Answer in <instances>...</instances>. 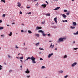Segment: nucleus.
I'll return each instance as SVG.
<instances>
[{
    "label": "nucleus",
    "instance_id": "nucleus-1",
    "mask_svg": "<svg viewBox=\"0 0 78 78\" xmlns=\"http://www.w3.org/2000/svg\"><path fill=\"white\" fill-rule=\"evenodd\" d=\"M64 39H66V38H60L58 40V42H59V41L60 42H62L64 41Z\"/></svg>",
    "mask_w": 78,
    "mask_h": 78
},
{
    "label": "nucleus",
    "instance_id": "nucleus-2",
    "mask_svg": "<svg viewBox=\"0 0 78 78\" xmlns=\"http://www.w3.org/2000/svg\"><path fill=\"white\" fill-rule=\"evenodd\" d=\"M31 59L32 61V62L34 63V64H35V63H36V61H35V59H36V58L33 57V56L31 57Z\"/></svg>",
    "mask_w": 78,
    "mask_h": 78
},
{
    "label": "nucleus",
    "instance_id": "nucleus-3",
    "mask_svg": "<svg viewBox=\"0 0 78 78\" xmlns=\"http://www.w3.org/2000/svg\"><path fill=\"white\" fill-rule=\"evenodd\" d=\"M76 64H77V63H76V62H75L72 65V67H74V66H76Z\"/></svg>",
    "mask_w": 78,
    "mask_h": 78
},
{
    "label": "nucleus",
    "instance_id": "nucleus-4",
    "mask_svg": "<svg viewBox=\"0 0 78 78\" xmlns=\"http://www.w3.org/2000/svg\"><path fill=\"white\" fill-rule=\"evenodd\" d=\"M76 22H73V26H76Z\"/></svg>",
    "mask_w": 78,
    "mask_h": 78
},
{
    "label": "nucleus",
    "instance_id": "nucleus-5",
    "mask_svg": "<svg viewBox=\"0 0 78 78\" xmlns=\"http://www.w3.org/2000/svg\"><path fill=\"white\" fill-rule=\"evenodd\" d=\"M17 4V6H18V7H20L21 6V4L19 2H18Z\"/></svg>",
    "mask_w": 78,
    "mask_h": 78
},
{
    "label": "nucleus",
    "instance_id": "nucleus-6",
    "mask_svg": "<svg viewBox=\"0 0 78 78\" xmlns=\"http://www.w3.org/2000/svg\"><path fill=\"white\" fill-rule=\"evenodd\" d=\"M53 45V43H52L51 44V45L50 47V48L51 47V48H53L54 47V44H53V45Z\"/></svg>",
    "mask_w": 78,
    "mask_h": 78
},
{
    "label": "nucleus",
    "instance_id": "nucleus-7",
    "mask_svg": "<svg viewBox=\"0 0 78 78\" xmlns=\"http://www.w3.org/2000/svg\"><path fill=\"white\" fill-rule=\"evenodd\" d=\"M25 73H29L30 71L28 69H27V71H25Z\"/></svg>",
    "mask_w": 78,
    "mask_h": 78
},
{
    "label": "nucleus",
    "instance_id": "nucleus-8",
    "mask_svg": "<svg viewBox=\"0 0 78 78\" xmlns=\"http://www.w3.org/2000/svg\"><path fill=\"white\" fill-rule=\"evenodd\" d=\"M53 55V53H51V54H49V55H48V58H50V57H51V56H52V55Z\"/></svg>",
    "mask_w": 78,
    "mask_h": 78
},
{
    "label": "nucleus",
    "instance_id": "nucleus-9",
    "mask_svg": "<svg viewBox=\"0 0 78 78\" xmlns=\"http://www.w3.org/2000/svg\"><path fill=\"white\" fill-rule=\"evenodd\" d=\"M62 17L64 18H66L67 17V15H66L64 14L62 15Z\"/></svg>",
    "mask_w": 78,
    "mask_h": 78
},
{
    "label": "nucleus",
    "instance_id": "nucleus-10",
    "mask_svg": "<svg viewBox=\"0 0 78 78\" xmlns=\"http://www.w3.org/2000/svg\"><path fill=\"white\" fill-rule=\"evenodd\" d=\"M42 28V27H37L36 28V29L37 30H40V29H41Z\"/></svg>",
    "mask_w": 78,
    "mask_h": 78
},
{
    "label": "nucleus",
    "instance_id": "nucleus-11",
    "mask_svg": "<svg viewBox=\"0 0 78 78\" xmlns=\"http://www.w3.org/2000/svg\"><path fill=\"white\" fill-rule=\"evenodd\" d=\"M57 17H55L54 19V20L55 21V23H57Z\"/></svg>",
    "mask_w": 78,
    "mask_h": 78
},
{
    "label": "nucleus",
    "instance_id": "nucleus-12",
    "mask_svg": "<svg viewBox=\"0 0 78 78\" xmlns=\"http://www.w3.org/2000/svg\"><path fill=\"white\" fill-rule=\"evenodd\" d=\"M59 8H60V7H57L55 9H53V10H55V11H56V10H58V9H59Z\"/></svg>",
    "mask_w": 78,
    "mask_h": 78
},
{
    "label": "nucleus",
    "instance_id": "nucleus-13",
    "mask_svg": "<svg viewBox=\"0 0 78 78\" xmlns=\"http://www.w3.org/2000/svg\"><path fill=\"white\" fill-rule=\"evenodd\" d=\"M41 6H43V7H44L43 8H45V7L47 6V5L45 4H43L41 5Z\"/></svg>",
    "mask_w": 78,
    "mask_h": 78
},
{
    "label": "nucleus",
    "instance_id": "nucleus-14",
    "mask_svg": "<svg viewBox=\"0 0 78 78\" xmlns=\"http://www.w3.org/2000/svg\"><path fill=\"white\" fill-rule=\"evenodd\" d=\"M31 59V57L30 58V57H28L26 60H25V61H28V59Z\"/></svg>",
    "mask_w": 78,
    "mask_h": 78
},
{
    "label": "nucleus",
    "instance_id": "nucleus-15",
    "mask_svg": "<svg viewBox=\"0 0 78 78\" xmlns=\"http://www.w3.org/2000/svg\"><path fill=\"white\" fill-rule=\"evenodd\" d=\"M38 32L39 33H42V34L43 33H44V31H43L42 30H40L38 31Z\"/></svg>",
    "mask_w": 78,
    "mask_h": 78
},
{
    "label": "nucleus",
    "instance_id": "nucleus-16",
    "mask_svg": "<svg viewBox=\"0 0 78 78\" xmlns=\"http://www.w3.org/2000/svg\"><path fill=\"white\" fill-rule=\"evenodd\" d=\"M9 36H12V32H11L10 33V34H9Z\"/></svg>",
    "mask_w": 78,
    "mask_h": 78
},
{
    "label": "nucleus",
    "instance_id": "nucleus-17",
    "mask_svg": "<svg viewBox=\"0 0 78 78\" xmlns=\"http://www.w3.org/2000/svg\"><path fill=\"white\" fill-rule=\"evenodd\" d=\"M39 44H40V43L39 42L37 43V44H35V45H36V46H38V45H39Z\"/></svg>",
    "mask_w": 78,
    "mask_h": 78
},
{
    "label": "nucleus",
    "instance_id": "nucleus-18",
    "mask_svg": "<svg viewBox=\"0 0 78 78\" xmlns=\"http://www.w3.org/2000/svg\"><path fill=\"white\" fill-rule=\"evenodd\" d=\"M70 28H71V29H74V28H75V27H72V26H71L70 27Z\"/></svg>",
    "mask_w": 78,
    "mask_h": 78
},
{
    "label": "nucleus",
    "instance_id": "nucleus-19",
    "mask_svg": "<svg viewBox=\"0 0 78 78\" xmlns=\"http://www.w3.org/2000/svg\"><path fill=\"white\" fill-rule=\"evenodd\" d=\"M75 35H76L77 34H78V31H77L76 33H73Z\"/></svg>",
    "mask_w": 78,
    "mask_h": 78
},
{
    "label": "nucleus",
    "instance_id": "nucleus-20",
    "mask_svg": "<svg viewBox=\"0 0 78 78\" xmlns=\"http://www.w3.org/2000/svg\"><path fill=\"white\" fill-rule=\"evenodd\" d=\"M46 16H50V14L49 13H48L46 14Z\"/></svg>",
    "mask_w": 78,
    "mask_h": 78
},
{
    "label": "nucleus",
    "instance_id": "nucleus-21",
    "mask_svg": "<svg viewBox=\"0 0 78 78\" xmlns=\"http://www.w3.org/2000/svg\"><path fill=\"white\" fill-rule=\"evenodd\" d=\"M28 32L30 34L31 33H32V32H31V30H28Z\"/></svg>",
    "mask_w": 78,
    "mask_h": 78
},
{
    "label": "nucleus",
    "instance_id": "nucleus-22",
    "mask_svg": "<svg viewBox=\"0 0 78 78\" xmlns=\"http://www.w3.org/2000/svg\"><path fill=\"white\" fill-rule=\"evenodd\" d=\"M64 58H67V55H65L63 57Z\"/></svg>",
    "mask_w": 78,
    "mask_h": 78
},
{
    "label": "nucleus",
    "instance_id": "nucleus-23",
    "mask_svg": "<svg viewBox=\"0 0 78 78\" xmlns=\"http://www.w3.org/2000/svg\"><path fill=\"white\" fill-rule=\"evenodd\" d=\"M35 35L37 37H39V34H36Z\"/></svg>",
    "mask_w": 78,
    "mask_h": 78
},
{
    "label": "nucleus",
    "instance_id": "nucleus-24",
    "mask_svg": "<svg viewBox=\"0 0 78 78\" xmlns=\"http://www.w3.org/2000/svg\"><path fill=\"white\" fill-rule=\"evenodd\" d=\"M59 72L60 73H63V71L61 70L59 71Z\"/></svg>",
    "mask_w": 78,
    "mask_h": 78
},
{
    "label": "nucleus",
    "instance_id": "nucleus-25",
    "mask_svg": "<svg viewBox=\"0 0 78 78\" xmlns=\"http://www.w3.org/2000/svg\"><path fill=\"white\" fill-rule=\"evenodd\" d=\"M42 34L43 36H46V35H47V34H45L44 33V32Z\"/></svg>",
    "mask_w": 78,
    "mask_h": 78
},
{
    "label": "nucleus",
    "instance_id": "nucleus-26",
    "mask_svg": "<svg viewBox=\"0 0 78 78\" xmlns=\"http://www.w3.org/2000/svg\"><path fill=\"white\" fill-rule=\"evenodd\" d=\"M1 2H3L4 3H6V2L5 1V0H1Z\"/></svg>",
    "mask_w": 78,
    "mask_h": 78
},
{
    "label": "nucleus",
    "instance_id": "nucleus-27",
    "mask_svg": "<svg viewBox=\"0 0 78 78\" xmlns=\"http://www.w3.org/2000/svg\"><path fill=\"white\" fill-rule=\"evenodd\" d=\"M62 22H68V21H67V20H63L62 21Z\"/></svg>",
    "mask_w": 78,
    "mask_h": 78
},
{
    "label": "nucleus",
    "instance_id": "nucleus-28",
    "mask_svg": "<svg viewBox=\"0 0 78 78\" xmlns=\"http://www.w3.org/2000/svg\"><path fill=\"white\" fill-rule=\"evenodd\" d=\"M23 56L22 57H20V59H23Z\"/></svg>",
    "mask_w": 78,
    "mask_h": 78
},
{
    "label": "nucleus",
    "instance_id": "nucleus-29",
    "mask_svg": "<svg viewBox=\"0 0 78 78\" xmlns=\"http://www.w3.org/2000/svg\"><path fill=\"white\" fill-rule=\"evenodd\" d=\"M70 12L69 11L68 12L66 13V14L67 15H69V13H70Z\"/></svg>",
    "mask_w": 78,
    "mask_h": 78
},
{
    "label": "nucleus",
    "instance_id": "nucleus-30",
    "mask_svg": "<svg viewBox=\"0 0 78 78\" xmlns=\"http://www.w3.org/2000/svg\"><path fill=\"white\" fill-rule=\"evenodd\" d=\"M45 20H44V21L42 22L41 23L42 24H44V23H45Z\"/></svg>",
    "mask_w": 78,
    "mask_h": 78
},
{
    "label": "nucleus",
    "instance_id": "nucleus-31",
    "mask_svg": "<svg viewBox=\"0 0 78 78\" xmlns=\"http://www.w3.org/2000/svg\"><path fill=\"white\" fill-rule=\"evenodd\" d=\"M3 27H0V30H3Z\"/></svg>",
    "mask_w": 78,
    "mask_h": 78
},
{
    "label": "nucleus",
    "instance_id": "nucleus-32",
    "mask_svg": "<svg viewBox=\"0 0 78 78\" xmlns=\"http://www.w3.org/2000/svg\"><path fill=\"white\" fill-rule=\"evenodd\" d=\"M41 68H42V69H45V67L44 66H42Z\"/></svg>",
    "mask_w": 78,
    "mask_h": 78
},
{
    "label": "nucleus",
    "instance_id": "nucleus-33",
    "mask_svg": "<svg viewBox=\"0 0 78 78\" xmlns=\"http://www.w3.org/2000/svg\"><path fill=\"white\" fill-rule=\"evenodd\" d=\"M39 49L40 50H44V49H43V48H39Z\"/></svg>",
    "mask_w": 78,
    "mask_h": 78
},
{
    "label": "nucleus",
    "instance_id": "nucleus-34",
    "mask_svg": "<svg viewBox=\"0 0 78 78\" xmlns=\"http://www.w3.org/2000/svg\"><path fill=\"white\" fill-rule=\"evenodd\" d=\"M8 57L9 58H12V57L9 55H8Z\"/></svg>",
    "mask_w": 78,
    "mask_h": 78
},
{
    "label": "nucleus",
    "instance_id": "nucleus-35",
    "mask_svg": "<svg viewBox=\"0 0 78 78\" xmlns=\"http://www.w3.org/2000/svg\"><path fill=\"white\" fill-rule=\"evenodd\" d=\"M5 16H6V14H4L2 15L3 17H5Z\"/></svg>",
    "mask_w": 78,
    "mask_h": 78
},
{
    "label": "nucleus",
    "instance_id": "nucleus-36",
    "mask_svg": "<svg viewBox=\"0 0 78 78\" xmlns=\"http://www.w3.org/2000/svg\"><path fill=\"white\" fill-rule=\"evenodd\" d=\"M67 77H68V76L67 75H66L64 76V78H67Z\"/></svg>",
    "mask_w": 78,
    "mask_h": 78
},
{
    "label": "nucleus",
    "instance_id": "nucleus-37",
    "mask_svg": "<svg viewBox=\"0 0 78 78\" xmlns=\"http://www.w3.org/2000/svg\"><path fill=\"white\" fill-rule=\"evenodd\" d=\"M64 12H67V10L65 9L64 10Z\"/></svg>",
    "mask_w": 78,
    "mask_h": 78
},
{
    "label": "nucleus",
    "instance_id": "nucleus-38",
    "mask_svg": "<svg viewBox=\"0 0 78 78\" xmlns=\"http://www.w3.org/2000/svg\"><path fill=\"white\" fill-rule=\"evenodd\" d=\"M21 33H23V30H21Z\"/></svg>",
    "mask_w": 78,
    "mask_h": 78
},
{
    "label": "nucleus",
    "instance_id": "nucleus-39",
    "mask_svg": "<svg viewBox=\"0 0 78 78\" xmlns=\"http://www.w3.org/2000/svg\"><path fill=\"white\" fill-rule=\"evenodd\" d=\"M77 49H78V48H74L73 49V50H77Z\"/></svg>",
    "mask_w": 78,
    "mask_h": 78
},
{
    "label": "nucleus",
    "instance_id": "nucleus-40",
    "mask_svg": "<svg viewBox=\"0 0 78 78\" xmlns=\"http://www.w3.org/2000/svg\"><path fill=\"white\" fill-rule=\"evenodd\" d=\"M30 76H27V78H30Z\"/></svg>",
    "mask_w": 78,
    "mask_h": 78
},
{
    "label": "nucleus",
    "instance_id": "nucleus-41",
    "mask_svg": "<svg viewBox=\"0 0 78 78\" xmlns=\"http://www.w3.org/2000/svg\"><path fill=\"white\" fill-rule=\"evenodd\" d=\"M15 48H19V47H17V46H16Z\"/></svg>",
    "mask_w": 78,
    "mask_h": 78
},
{
    "label": "nucleus",
    "instance_id": "nucleus-42",
    "mask_svg": "<svg viewBox=\"0 0 78 78\" xmlns=\"http://www.w3.org/2000/svg\"><path fill=\"white\" fill-rule=\"evenodd\" d=\"M31 14V12H29L28 13V14H29V15H30V14Z\"/></svg>",
    "mask_w": 78,
    "mask_h": 78
},
{
    "label": "nucleus",
    "instance_id": "nucleus-43",
    "mask_svg": "<svg viewBox=\"0 0 78 78\" xmlns=\"http://www.w3.org/2000/svg\"><path fill=\"white\" fill-rule=\"evenodd\" d=\"M40 60H43V59H42V58H40Z\"/></svg>",
    "mask_w": 78,
    "mask_h": 78
},
{
    "label": "nucleus",
    "instance_id": "nucleus-44",
    "mask_svg": "<svg viewBox=\"0 0 78 78\" xmlns=\"http://www.w3.org/2000/svg\"><path fill=\"white\" fill-rule=\"evenodd\" d=\"M48 36H50L51 35L50 34H48Z\"/></svg>",
    "mask_w": 78,
    "mask_h": 78
},
{
    "label": "nucleus",
    "instance_id": "nucleus-45",
    "mask_svg": "<svg viewBox=\"0 0 78 78\" xmlns=\"http://www.w3.org/2000/svg\"><path fill=\"white\" fill-rule=\"evenodd\" d=\"M20 14H22V12H21V11H20Z\"/></svg>",
    "mask_w": 78,
    "mask_h": 78
},
{
    "label": "nucleus",
    "instance_id": "nucleus-46",
    "mask_svg": "<svg viewBox=\"0 0 78 78\" xmlns=\"http://www.w3.org/2000/svg\"><path fill=\"white\" fill-rule=\"evenodd\" d=\"M12 71V70H9V72L11 73V72Z\"/></svg>",
    "mask_w": 78,
    "mask_h": 78
},
{
    "label": "nucleus",
    "instance_id": "nucleus-47",
    "mask_svg": "<svg viewBox=\"0 0 78 78\" xmlns=\"http://www.w3.org/2000/svg\"><path fill=\"white\" fill-rule=\"evenodd\" d=\"M27 9H30V7H27Z\"/></svg>",
    "mask_w": 78,
    "mask_h": 78
},
{
    "label": "nucleus",
    "instance_id": "nucleus-48",
    "mask_svg": "<svg viewBox=\"0 0 78 78\" xmlns=\"http://www.w3.org/2000/svg\"><path fill=\"white\" fill-rule=\"evenodd\" d=\"M45 2L46 3H47V4H48V2L47 1H46Z\"/></svg>",
    "mask_w": 78,
    "mask_h": 78
},
{
    "label": "nucleus",
    "instance_id": "nucleus-49",
    "mask_svg": "<svg viewBox=\"0 0 78 78\" xmlns=\"http://www.w3.org/2000/svg\"><path fill=\"white\" fill-rule=\"evenodd\" d=\"M2 21L0 20V23H2Z\"/></svg>",
    "mask_w": 78,
    "mask_h": 78
},
{
    "label": "nucleus",
    "instance_id": "nucleus-50",
    "mask_svg": "<svg viewBox=\"0 0 78 78\" xmlns=\"http://www.w3.org/2000/svg\"><path fill=\"white\" fill-rule=\"evenodd\" d=\"M75 41H74L73 42V44H75Z\"/></svg>",
    "mask_w": 78,
    "mask_h": 78
},
{
    "label": "nucleus",
    "instance_id": "nucleus-51",
    "mask_svg": "<svg viewBox=\"0 0 78 78\" xmlns=\"http://www.w3.org/2000/svg\"><path fill=\"white\" fill-rule=\"evenodd\" d=\"M1 36L2 37V36H3V37H4V35H1Z\"/></svg>",
    "mask_w": 78,
    "mask_h": 78
},
{
    "label": "nucleus",
    "instance_id": "nucleus-52",
    "mask_svg": "<svg viewBox=\"0 0 78 78\" xmlns=\"http://www.w3.org/2000/svg\"><path fill=\"white\" fill-rule=\"evenodd\" d=\"M20 67L21 69L22 68V66H21Z\"/></svg>",
    "mask_w": 78,
    "mask_h": 78
},
{
    "label": "nucleus",
    "instance_id": "nucleus-53",
    "mask_svg": "<svg viewBox=\"0 0 78 78\" xmlns=\"http://www.w3.org/2000/svg\"><path fill=\"white\" fill-rule=\"evenodd\" d=\"M12 25H13L14 24H15V23H12Z\"/></svg>",
    "mask_w": 78,
    "mask_h": 78
},
{
    "label": "nucleus",
    "instance_id": "nucleus-54",
    "mask_svg": "<svg viewBox=\"0 0 78 78\" xmlns=\"http://www.w3.org/2000/svg\"><path fill=\"white\" fill-rule=\"evenodd\" d=\"M0 67H2V66L1 65H0Z\"/></svg>",
    "mask_w": 78,
    "mask_h": 78
},
{
    "label": "nucleus",
    "instance_id": "nucleus-55",
    "mask_svg": "<svg viewBox=\"0 0 78 78\" xmlns=\"http://www.w3.org/2000/svg\"><path fill=\"white\" fill-rule=\"evenodd\" d=\"M2 67H0V70H2Z\"/></svg>",
    "mask_w": 78,
    "mask_h": 78
},
{
    "label": "nucleus",
    "instance_id": "nucleus-56",
    "mask_svg": "<svg viewBox=\"0 0 78 78\" xmlns=\"http://www.w3.org/2000/svg\"><path fill=\"white\" fill-rule=\"evenodd\" d=\"M22 25L23 26V25H24V24H23V23H22Z\"/></svg>",
    "mask_w": 78,
    "mask_h": 78
},
{
    "label": "nucleus",
    "instance_id": "nucleus-57",
    "mask_svg": "<svg viewBox=\"0 0 78 78\" xmlns=\"http://www.w3.org/2000/svg\"><path fill=\"white\" fill-rule=\"evenodd\" d=\"M4 63L5 65H6V63L5 62Z\"/></svg>",
    "mask_w": 78,
    "mask_h": 78
},
{
    "label": "nucleus",
    "instance_id": "nucleus-58",
    "mask_svg": "<svg viewBox=\"0 0 78 78\" xmlns=\"http://www.w3.org/2000/svg\"><path fill=\"white\" fill-rule=\"evenodd\" d=\"M20 61H21V62H23V61L22 60H20Z\"/></svg>",
    "mask_w": 78,
    "mask_h": 78
},
{
    "label": "nucleus",
    "instance_id": "nucleus-59",
    "mask_svg": "<svg viewBox=\"0 0 78 78\" xmlns=\"http://www.w3.org/2000/svg\"><path fill=\"white\" fill-rule=\"evenodd\" d=\"M34 0V2H36V1H37V0Z\"/></svg>",
    "mask_w": 78,
    "mask_h": 78
},
{
    "label": "nucleus",
    "instance_id": "nucleus-60",
    "mask_svg": "<svg viewBox=\"0 0 78 78\" xmlns=\"http://www.w3.org/2000/svg\"><path fill=\"white\" fill-rule=\"evenodd\" d=\"M39 5V4L38 3V2L37 3V4H36V5Z\"/></svg>",
    "mask_w": 78,
    "mask_h": 78
},
{
    "label": "nucleus",
    "instance_id": "nucleus-61",
    "mask_svg": "<svg viewBox=\"0 0 78 78\" xmlns=\"http://www.w3.org/2000/svg\"><path fill=\"white\" fill-rule=\"evenodd\" d=\"M23 44H24V45H25V43H24Z\"/></svg>",
    "mask_w": 78,
    "mask_h": 78
},
{
    "label": "nucleus",
    "instance_id": "nucleus-62",
    "mask_svg": "<svg viewBox=\"0 0 78 78\" xmlns=\"http://www.w3.org/2000/svg\"><path fill=\"white\" fill-rule=\"evenodd\" d=\"M16 58H17V59H19V57H16Z\"/></svg>",
    "mask_w": 78,
    "mask_h": 78
},
{
    "label": "nucleus",
    "instance_id": "nucleus-63",
    "mask_svg": "<svg viewBox=\"0 0 78 78\" xmlns=\"http://www.w3.org/2000/svg\"><path fill=\"white\" fill-rule=\"evenodd\" d=\"M55 50H57V48H55Z\"/></svg>",
    "mask_w": 78,
    "mask_h": 78
},
{
    "label": "nucleus",
    "instance_id": "nucleus-64",
    "mask_svg": "<svg viewBox=\"0 0 78 78\" xmlns=\"http://www.w3.org/2000/svg\"><path fill=\"white\" fill-rule=\"evenodd\" d=\"M52 41H49V42H52Z\"/></svg>",
    "mask_w": 78,
    "mask_h": 78
}]
</instances>
